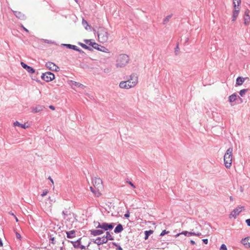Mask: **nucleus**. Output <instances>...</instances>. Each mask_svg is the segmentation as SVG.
<instances>
[{"label": "nucleus", "instance_id": "27", "mask_svg": "<svg viewBox=\"0 0 250 250\" xmlns=\"http://www.w3.org/2000/svg\"><path fill=\"white\" fill-rule=\"evenodd\" d=\"M104 237L107 239V241H108V240H114V237L110 234V232L108 231H106V236H104Z\"/></svg>", "mask_w": 250, "mask_h": 250}, {"label": "nucleus", "instance_id": "25", "mask_svg": "<svg viewBox=\"0 0 250 250\" xmlns=\"http://www.w3.org/2000/svg\"><path fill=\"white\" fill-rule=\"evenodd\" d=\"M236 98H237L236 94L234 93V94H232V95H231L230 96H229V101L230 103L233 102H234L236 100Z\"/></svg>", "mask_w": 250, "mask_h": 250}, {"label": "nucleus", "instance_id": "40", "mask_svg": "<svg viewBox=\"0 0 250 250\" xmlns=\"http://www.w3.org/2000/svg\"><path fill=\"white\" fill-rule=\"evenodd\" d=\"M127 183H128L133 188H136L135 185L131 181H127Z\"/></svg>", "mask_w": 250, "mask_h": 250}, {"label": "nucleus", "instance_id": "60", "mask_svg": "<svg viewBox=\"0 0 250 250\" xmlns=\"http://www.w3.org/2000/svg\"><path fill=\"white\" fill-rule=\"evenodd\" d=\"M229 198H230V201L233 200V197L232 196H230Z\"/></svg>", "mask_w": 250, "mask_h": 250}, {"label": "nucleus", "instance_id": "14", "mask_svg": "<svg viewBox=\"0 0 250 250\" xmlns=\"http://www.w3.org/2000/svg\"><path fill=\"white\" fill-rule=\"evenodd\" d=\"M21 65L22 66V67L23 68H24L25 69H26V70L29 73L33 74V73H35V70L32 67L27 65L26 64L24 63L23 62H21Z\"/></svg>", "mask_w": 250, "mask_h": 250}, {"label": "nucleus", "instance_id": "62", "mask_svg": "<svg viewBox=\"0 0 250 250\" xmlns=\"http://www.w3.org/2000/svg\"><path fill=\"white\" fill-rule=\"evenodd\" d=\"M16 221H17V222H18V219H17V217H16Z\"/></svg>", "mask_w": 250, "mask_h": 250}, {"label": "nucleus", "instance_id": "4", "mask_svg": "<svg viewBox=\"0 0 250 250\" xmlns=\"http://www.w3.org/2000/svg\"><path fill=\"white\" fill-rule=\"evenodd\" d=\"M98 39L100 42H106L108 40L109 34L105 28H101L98 33Z\"/></svg>", "mask_w": 250, "mask_h": 250}, {"label": "nucleus", "instance_id": "37", "mask_svg": "<svg viewBox=\"0 0 250 250\" xmlns=\"http://www.w3.org/2000/svg\"><path fill=\"white\" fill-rule=\"evenodd\" d=\"M47 193H48V190H47V189H45V190H44L43 191V192H42V193L41 194V196H42V197H43V196H44L46 195H47Z\"/></svg>", "mask_w": 250, "mask_h": 250}, {"label": "nucleus", "instance_id": "49", "mask_svg": "<svg viewBox=\"0 0 250 250\" xmlns=\"http://www.w3.org/2000/svg\"><path fill=\"white\" fill-rule=\"evenodd\" d=\"M79 248H80L81 250H85L86 249V248L83 245H82L80 244V246L79 247Z\"/></svg>", "mask_w": 250, "mask_h": 250}, {"label": "nucleus", "instance_id": "20", "mask_svg": "<svg viewBox=\"0 0 250 250\" xmlns=\"http://www.w3.org/2000/svg\"><path fill=\"white\" fill-rule=\"evenodd\" d=\"M81 238L79 239L76 241H70V242L73 244V247L75 248H79L81 244Z\"/></svg>", "mask_w": 250, "mask_h": 250}, {"label": "nucleus", "instance_id": "34", "mask_svg": "<svg viewBox=\"0 0 250 250\" xmlns=\"http://www.w3.org/2000/svg\"><path fill=\"white\" fill-rule=\"evenodd\" d=\"M82 24L85 27V28L87 29V26H88L87 22L83 19L82 21Z\"/></svg>", "mask_w": 250, "mask_h": 250}, {"label": "nucleus", "instance_id": "8", "mask_svg": "<svg viewBox=\"0 0 250 250\" xmlns=\"http://www.w3.org/2000/svg\"><path fill=\"white\" fill-rule=\"evenodd\" d=\"M181 234H184L185 236H189L191 235H194V236H200L201 235V233L198 232H188V231H183L182 232L179 233L175 235V237H177L179 236H180Z\"/></svg>", "mask_w": 250, "mask_h": 250}, {"label": "nucleus", "instance_id": "55", "mask_svg": "<svg viewBox=\"0 0 250 250\" xmlns=\"http://www.w3.org/2000/svg\"><path fill=\"white\" fill-rule=\"evenodd\" d=\"M90 40H84V42L87 44L88 43H89Z\"/></svg>", "mask_w": 250, "mask_h": 250}, {"label": "nucleus", "instance_id": "28", "mask_svg": "<svg viewBox=\"0 0 250 250\" xmlns=\"http://www.w3.org/2000/svg\"><path fill=\"white\" fill-rule=\"evenodd\" d=\"M153 232V231L152 230H146L145 231V240H146L148 239V236L152 234Z\"/></svg>", "mask_w": 250, "mask_h": 250}, {"label": "nucleus", "instance_id": "52", "mask_svg": "<svg viewBox=\"0 0 250 250\" xmlns=\"http://www.w3.org/2000/svg\"><path fill=\"white\" fill-rule=\"evenodd\" d=\"M48 179L51 181V182L53 184H54V182H53V179L51 178V177L50 176H49L48 177Z\"/></svg>", "mask_w": 250, "mask_h": 250}, {"label": "nucleus", "instance_id": "5", "mask_svg": "<svg viewBox=\"0 0 250 250\" xmlns=\"http://www.w3.org/2000/svg\"><path fill=\"white\" fill-rule=\"evenodd\" d=\"M114 223L108 224L107 223H103L101 224L100 223H98V226H96V228H100L105 231H107L108 230L112 229L114 228Z\"/></svg>", "mask_w": 250, "mask_h": 250}, {"label": "nucleus", "instance_id": "21", "mask_svg": "<svg viewBox=\"0 0 250 250\" xmlns=\"http://www.w3.org/2000/svg\"><path fill=\"white\" fill-rule=\"evenodd\" d=\"M43 107L42 106H41V105H37V106L36 107H32V111L34 112V113H37V112H39L41 111H42L43 109Z\"/></svg>", "mask_w": 250, "mask_h": 250}, {"label": "nucleus", "instance_id": "57", "mask_svg": "<svg viewBox=\"0 0 250 250\" xmlns=\"http://www.w3.org/2000/svg\"><path fill=\"white\" fill-rule=\"evenodd\" d=\"M3 246L2 241L1 239H0V247H2Z\"/></svg>", "mask_w": 250, "mask_h": 250}, {"label": "nucleus", "instance_id": "9", "mask_svg": "<svg viewBox=\"0 0 250 250\" xmlns=\"http://www.w3.org/2000/svg\"><path fill=\"white\" fill-rule=\"evenodd\" d=\"M242 209H244V206H238L231 211L230 214V216H231L234 218H236V217L242 211Z\"/></svg>", "mask_w": 250, "mask_h": 250}, {"label": "nucleus", "instance_id": "3", "mask_svg": "<svg viewBox=\"0 0 250 250\" xmlns=\"http://www.w3.org/2000/svg\"><path fill=\"white\" fill-rule=\"evenodd\" d=\"M233 148H229L224 156L225 166L227 168H229L232 164Z\"/></svg>", "mask_w": 250, "mask_h": 250}, {"label": "nucleus", "instance_id": "24", "mask_svg": "<svg viewBox=\"0 0 250 250\" xmlns=\"http://www.w3.org/2000/svg\"><path fill=\"white\" fill-rule=\"evenodd\" d=\"M13 125H14V126H18L21 127L24 129H25L27 127H28V126L26 125L25 124H21L18 121H16L15 122H14Z\"/></svg>", "mask_w": 250, "mask_h": 250}, {"label": "nucleus", "instance_id": "63", "mask_svg": "<svg viewBox=\"0 0 250 250\" xmlns=\"http://www.w3.org/2000/svg\"><path fill=\"white\" fill-rule=\"evenodd\" d=\"M63 250L62 247L61 248V250Z\"/></svg>", "mask_w": 250, "mask_h": 250}, {"label": "nucleus", "instance_id": "35", "mask_svg": "<svg viewBox=\"0 0 250 250\" xmlns=\"http://www.w3.org/2000/svg\"><path fill=\"white\" fill-rule=\"evenodd\" d=\"M169 232L168 231H167L166 230H164L160 234V236H164L166 234H167Z\"/></svg>", "mask_w": 250, "mask_h": 250}, {"label": "nucleus", "instance_id": "29", "mask_svg": "<svg viewBox=\"0 0 250 250\" xmlns=\"http://www.w3.org/2000/svg\"><path fill=\"white\" fill-rule=\"evenodd\" d=\"M241 3V0H233V5L234 7H237V6L239 7Z\"/></svg>", "mask_w": 250, "mask_h": 250}, {"label": "nucleus", "instance_id": "43", "mask_svg": "<svg viewBox=\"0 0 250 250\" xmlns=\"http://www.w3.org/2000/svg\"><path fill=\"white\" fill-rule=\"evenodd\" d=\"M179 46H178V45H177L175 48V52L176 55L177 54V52H178L179 51Z\"/></svg>", "mask_w": 250, "mask_h": 250}, {"label": "nucleus", "instance_id": "46", "mask_svg": "<svg viewBox=\"0 0 250 250\" xmlns=\"http://www.w3.org/2000/svg\"><path fill=\"white\" fill-rule=\"evenodd\" d=\"M16 237L18 239H20L21 238V235L19 233L16 232Z\"/></svg>", "mask_w": 250, "mask_h": 250}, {"label": "nucleus", "instance_id": "54", "mask_svg": "<svg viewBox=\"0 0 250 250\" xmlns=\"http://www.w3.org/2000/svg\"><path fill=\"white\" fill-rule=\"evenodd\" d=\"M49 108H50L52 110H54L55 109V107L53 105H50L49 106Z\"/></svg>", "mask_w": 250, "mask_h": 250}, {"label": "nucleus", "instance_id": "53", "mask_svg": "<svg viewBox=\"0 0 250 250\" xmlns=\"http://www.w3.org/2000/svg\"><path fill=\"white\" fill-rule=\"evenodd\" d=\"M98 223H99V222H95L94 221V226L96 228V226H98Z\"/></svg>", "mask_w": 250, "mask_h": 250}, {"label": "nucleus", "instance_id": "19", "mask_svg": "<svg viewBox=\"0 0 250 250\" xmlns=\"http://www.w3.org/2000/svg\"><path fill=\"white\" fill-rule=\"evenodd\" d=\"M123 230V227L122 224H119L114 229V232L118 233L122 232Z\"/></svg>", "mask_w": 250, "mask_h": 250}, {"label": "nucleus", "instance_id": "30", "mask_svg": "<svg viewBox=\"0 0 250 250\" xmlns=\"http://www.w3.org/2000/svg\"><path fill=\"white\" fill-rule=\"evenodd\" d=\"M172 16V14L168 15L166 17V18L163 20V23L164 24H166L169 21V20L171 19Z\"/></svg>", "mask_w": 250, "mask_h": 250}, {"label": "nucleus", "instance_id": "51", "mask_svg": "<svg viewBox=\"0 0 250 250\" xmlns=\"http://www.w3.org/2000/svg\"><path fill=\"white\" fill-rule=\"evenodd\" d=\"M116 249L118 250H123L122 248H121V247L120 245H118L117 247V249Z\"/></svg>", "mask_w": 250, "mask_h": 250}, {"label": "nucleus", "instance_id": "48", "mask_svg": "<svg viewBox=\"0 0 250 250\" xmlns=\"http://www.w3.org/2000/svg\"><path fill=\"white\" fill-rule=\"evenodd\" d=\"M203 243L205 244H207L208 243V239H204L202 240Z\"/></svg>", "mask_w": 250, "mask_h": 250}, {"label": "nucleus", "instance_id": "17", "mask_svg": "<svg viewBox=\"0 0 250 250\" xmlns=\"http://www.w3.org/2000/svg\"><path fill=\"white\" fill-rule=\"evenodd\" d=\"M90 232L91 235L96 236L103 234L104 233V230L101 229H93L90 230Z\"/></svg>", "mask_w": 250, "mask_h": 250}, {"label": "nucleus", "instance_id": "31", "mask_svg": "<svg viewBox=\"0 0 250 250\" xmlns=\"http://www.w3.org/2000/svg\"><path fill=\"white\" fill-rule=\"evenodd\" d=\"M71 83H72V85H74V86H77L79 87L84 86V85L83 84H82V83H78V82H76L75 81H72Z\"/></svg>", "mask_w": 250, "mask_h": 250}, {"label": "nucleus", "instance_id": "1", "mask_svg": "<svg viewBox=\"0 0 250 250\" xmlns=\"http://www.w3.org/2000/svg\"><path fill=\"white\" fill-rule=\"evenodd\" d=\"M138 76L136 74H132L130 79L126 81L120 82L119 86L121 88L129 89L134 87L138 83Z\"/></svg>", "mask_w": 250, "mask_h": 250}, {"label": "nucleus", "instance_id": "59", "mask_svg": "<svg viewBox=\"0 0 250 250\" xmlns=\"http://www.w3.org/2000/svg\"><path fill=\"white\" fill-rule=\"evenodd\" d=\"M113 245L115 246H116V247L119 245H118L117 243H116L115 242H113Z\"/></svg>", "mask_w": 250, "mask_h": 250}, {"label": "nucleus", "instance_id": "42", "mask_svg": "<svg viewBox=\"0 0 250 250\" xmlns=\"http://www.w3.org/2000/svg\"><path fill=\"white\" fill-rule=\"evenodd\" d=\"M76 51L79 52L80 53H81V54H84V52L82 49H80L78 47L77 49L76 50Z\"/></svg>", "mask_w": 250, "mask_h": 250}, {"label": "nucleus", "instance_id": "18", "mask_svg": "<svg viewBox=\"0 0 250 250\" xmlns=\"http://www.w3.org/2000/svg\"><path fill=\"white\" fill-rule=\"evenodd\" d=\"M13 13H14L15 16L18 19H20L22 20L25 19V15L23 14H22L21 12L20 11H13Z\"/></svg>", "mask_w": 250, "mask_h": 250}, {"label": "nucleus", "instance_id": "56", "mask_svg": "<svg viewBox=\"0 0 250 250\" xmlns=\"http://www.w3.org/2000/svg\"><path fill=\"white\" fill-rule=\"evenodd\" d=\"M190 244H191V245H195V241H194L193 240H190Z\"/></svg>", "mask_w": 250, "mask_h": 250}, {"label": "nucleus", "instance_id": "45", "mask_svg": "<svg viewBox=\"0 0 250 250\" xmlns=\"http://www.w3.org/2000/svg\"><path fill=\"white\" fill-rule=\"evenodd\" d=\"M124 217L125 218H128L129 217V213L128 211H127V212L124 215Z\"/></svg>", "mask_w": 250, "mask_h": 250}, {"label": "nucleus", "instance_id": "26", "mask_svg": "<svg viewBox=\"0 0 250 250\" xmlns=\"http://www.w3.org/2000/svg\"><path fill=\"white\" fill-rule=\"evenodd\" d=\"M63 45L66 46L67 48L73 49L74 50H76L77 49L78 47L74 45H72L70 44H63Z\"/></svg>", "mask_w": 250, "mask_h": 250}, {"label": "nucleus", "instance_id": "10", "mask_svg": "<svg viewBox=\"0 0 250 250\" xmlns=\"http://www.w3.org/2000/svg\"><path fill=\"white\" fill-rule=\"evenodd\" d=\"M46 67L51 71H58L59 69L54 63L52 62H47L45 64Z\"/></svg>", "mask_w": 250, "mask_h": 250}, {"label": "nucleus", "instance_id": "12", "mask_svg": "<svg viewBox=\"0 0 250 250\" xmlns=\"http://www.w3.org/2000/svg\"><path fill=\"white\" fill-rule=\"evenodd\" d=\"M98 245H101L107 243V239L104 236L102 237H98L93 241Z\"/></svg>", "mask_w": 250, "mask_h": 250}, {"label": "nucleus", "instance_id": "50", "mask_svg": "<svg viewBox=\"0 0 250 250\" xmlns=\"http://www.w3.org/2000/svg\"><path fill=\"white\" fill-rule=\"evenodd\" d=\"M85 49H87V50H88L89 51H92L93 50L92 48H91V47H90V46H89L88 45H87V48H85Z\"/></svg>", "mask_w": 250, "mask_h": 250}, {"label": "nucleus", "instance_id": "64", "mask_svg": "<svg viewBox=\"0 0 250 250\" xmlns=\"http://www.w3.org/2000/svg\"><path fill=\"white\" fill-rule=\"evenodd\" d=\"M89 245H90V243H89V244H88L87 247H88L89 246Z\"/></svg>", "mask_w": 250, "mask_h": 250}, {"label": "nucleus", "instance_id": "38", "mask_svg": "<svg viewBox=\"0 0 250 250\" xmlns=\"http://www.w3.org/2000/svg\"><path fill=\"white\" fill-rule=\"evenodd\" d=\"M79 44L82 46L83 48H87V45L83 43H81V42H79Z\"/></svg>", "mask_w": 250, "mask_h": 250}, {"label": "nucleus", "instance_id": "22", "mask_svg": "<svg viewBox=\"0 0 250 250\" xmlns=\"http://www.w3.org/2000/svg\"><path fill=\"white\" fill-rule=\"evenodd\" d=\"M245 78L238 77L236 79V84L238 85H241L243 84L245 81Z\"/></svg>", "mask_w": 250, "mask_h": 250}, {"label": "nucleus", "instance_id": "15", "mask_svg": "<svg viewBox=\"0 0 250 250\" xmlns=\"http://www.w3.org/2000/svg\"><path fill=\"white\" fill-rule=\"evenodd\" d=\"M241 242L245 246V248H250V237H247L242 239Z\"/></svg>", "mask_w": 250, "mask_h": 250}, {"label": "nucleus", "instance_id": "2", "mask_svg": "<svg viewBox=\"0 0 250 250\" xmlns=\"http://www.w3.org/2000/svg\"><path fill=\"white\" fill-rule=\"evenodd\" d=\"M129 60L128 56L126 54H120L117 58L116 66L118 68L124 67L128 63Z\"/></svg>", "mask_w": 250, "mask_h": 250}, {"label": "nucleus", "instance_id": "7", "mask_svg": "<svg viewBox=\"0 0 250 250\" xmlns=\"http://www.w3.org/2000/svg\"><path fill=\"white\" fill-rule=\"evenodd\" d=\"M92 183L94 186V188H97L99 190L100 188H103V182L100 178H95L92 180Z\"/></svg>", "mask_w": 250, "mask_h": 250}, {"label": "nucleus", "instance_id": "39", "mask_svg": "<svg viewBox=\"0 0 250 250\" xmlns=\"http://www.w3.org/2000/svg\"><path fill=\"white\" fill-rule=\"evenodd\" d=\"M90 189H91V191H92V192L94 193L95 194V195H97V196H99L101 194L100 193V192H98V194H97H97H96V193H95V190H94V188H92V187H90Z\"/></svg>", "mask_w": 250, "mask_h": 250}, {"label": "nucleus", "instance_id": "44", "mask_svg": "<svg viewBox=\"0 0 250 250\" xmlns=\"http://www.w3.org/2000/svg\"><path fill=\"white\" fill-rule=\"evenodd\" d=\"M246 222L247 224V225L249 227H250V219H248L246 220Z\"/></svg>", "mask_w": 250, "mask_h": 250}, {"label": "nucleus", "instance_id": "47", "mask_svg": "<svg viewBox=\"0 0 250 250\" xmlns=\"http://www.w3.org/2000/svg\"><path fill=\"white\" fill-rule=\"evenodd\" d=\"M50 240L52 241L51 243L53 244H55V238L54 237H51Z\"/></svg>", "mask_w": 250, "mask_h": 250}, {"label": "nucleus", "instance_id": "33", "mask_svg": "<svg viewBox=\"0 0 250 250\" xmlns=\"http://www.w3.org/2000/svg\"><path fill=\"white\" fill-rule=\"evenodd\" d=\"M248 91V89H242L239 92V94L241 96H243V95L246 93V92Z\"/></svg>", "mask_w": 250, "mask_h": 250}, {"label": "nucleus", "instance_id": "16", "mask_svg": "<svg viewBox=\"0 0 250 250\" xmlns=\"http://www.w3.org/2000/svg\"><path fill=\"white\" fill-rule=\"evenodd\" d=\"M240 11V8L238 6L234 7V10L233 12V15L232 17V21H235L237 18Z\"/></svg>", "mask_w": 250, "mask_h": 250}, {"label": "nucleus", "instance_id": "36", "mask_svg": "<svg viewBox=\"0 0 250 250\" xmlns=\"http://www.w3.org/2000/svg\"><path fill=\"white\" fill-rule=\"evenodd\" d=\"M220 250H227L226 246L225 244H222L220 249Z\"/></svg>", "mask_w": 250, "mask_h": 250}, {"label": "nucleus", "instance_id": "58", "mask_svg": "<svg viewBox=\"0 0 250 250\" xmlns=\"http://www.w3.org/2000/svg\"><path fill=\"white\" fill-rule=\"evenodd\" d=\"M22 27H23V29H24L26 32H29V31H28V30L26 28H25L24 27H23V26H22Z\"/></svg>", "mask_w": 250, "mask_h": 250}, {"label": "nucleus", "instance_id": "11", "mask_svg": "<svg viewBox=\"0 0 250 250\" xmlns=\"http://www.w3.org/2000/svg\"><path fill=\"white\" fill-rule=\"evenodd\" d=\"M93 48L96 49L102 52L109 53L108 49L107 48L98 44L97 43L93 44Z\"/></svg>", "mask_w": 250, "mask_h": 250}, {"label": "nucleus", "instance_id": "13", "mask_svg": "<svg viewBox=\"0 0 250 250\" xmlns=\"http://www.w3.org/2000/svg\"><path fill=\"white\" fill-rule=\"evenodd\" d=\"M250 11L247 9L245 12L244 16V24L245 25H249L250 22V16L249 15Z\"/></svg>", "mask_w": 250, "mask_h": 250}, {"label": "nucleus", "instance_id": "32", "mask_svg": "<svg viewBox=\"0 0 250 250\" xmlns=\"http://www.w3.org/2000/svg\"><path fill=\"white\" fill-rule=\"evenodd\" d=\"M62 214L63 215V218L64 219H66V216H67L69 214L68 211L66 210H63L62 212Z\"/></svg>", "mask_w": 250, "mask_h": 250}, {"label": "nucleus", "instance_id": "6", "mask_svg": "<svg viewBox=\"0 0 250 250\" xmlns=\"http://www.w3.org/2000/svg\"><path fill=\"white\" fill-rule=\"evenodd\" d=\"M41 78L46 82H49L55 79V75L51 72H46L42 74Z\"/></svg>", "mask_w": 250, "mask_h": 250}, {"label": "nucleus", "instance_id": "61", "mask_svg": "<svg viewBox=\"0 0 250 250\" xmlns=\"http://www.w3.org/2000/svg\"><path fill=\"white\" fill-rule=\"evenodd\" d=\"M188 38H187L186 40V42H188Z\"/></svg>", "mask_w": 250, "mask_h": 250}, {"label": "nucleus", "instance_id": "23", "mask_svg": "<svg viewBox=\"0 0 250 250\" xmlns=\"http://www.w3.org/2000/svg\"><path fill=\"white\" fill-rule=\"evenodd\" d=\"M75 231L74 230L66 231L67 237L72 238L75 237Z\"/></svg>", "mask_w": 250, "mask_h": 250}, {"label": "nucleus", "instance_id": "41", "mask_svg": "<svg viewBox=\"0 0 250 250\" xmlns=\"http://www.w3.org/2000/svg\"><path fill=\"white\" fill-rule=\"evenodd\" d=\"M95 43V42H92V40H90V42H89V43H88L87 44H88V45H89V46H92V47L93 48V43Z\"/></svg>", "mask_w": 250, "mask_h": 250}]
</instances>
